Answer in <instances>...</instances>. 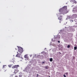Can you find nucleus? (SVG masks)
I'll use <instances>...</instances> for the list:
<instances>
[{
  "label": "nucleus",
  "instance_id": "obj_25",
  "mask_svg": "<svg viewBox=\"0 0 77 77\" xmlns=\"http://www.w3.org/2000/svg\"><path fill=\"white\" fill-rule=\"evenodd\" d=\"M38 76V74H37V77Z\"/></svg>",
  "mask_w": 77,
  "mask_h": 77
},
{
  "label": "nucleus",
  "instance_id": "obj_16",
  "mask_svg": "<svg viewBox=\"0 0 77 77\" xmlns=\"http://www.w3.org/2000/svg\"><path fill=\"white\" fill-rule=\"evenodd\" d=\"M19 77H21V75H19Z\"/></svg>",
  "mask_w": 77,
  "mask_h": 77
},
{
  "label": "nucleus",
  "instance_id": "obj_22",
  "mask_svg": "<svg viewBox=\"0 0 77 77\" xmlns=\"http://www.w3.org/2000/svg\"><path fill=\"white\" fill-rule=\"evenodd\" d=\"M58 42L59 43H60V41H58Z\"/></svg>",
  "mask_w": 77,
  "mask_h": 77
},
{
  "label": "nucleus",
  "instance_id": "obj_13",
  "mask_svg": "<svg viewBox=\"0 0 77 77\" xmlns=\"http://www.w3.org/2000/svg\"><path fill=\"white\" fill-rule=\"evenodd\" d=\"M68 48H69V47H70V45H68L67 47Z\"/></svg>",
  "mask_w": 77,
  "mask_h": 77
},
{
  "label": "nucleus",
  "instance_id": "obj_18",
  "mask_svg": "<svg viewBox=\"0 0 77 77\" xmlns=\"http://www.w3.org/2000/svg\"><path fill=\"white\" fill-rule=\"evenodd\" d=\"M74 3H75L76 4V3H77V2L75 1L74 2Z\"/></svg>",
  "mask_w": 77,
  "mask_h": 77
},
{
  "label": "nucleus",
  "instance_id": "obj_14",
  "mask_svg": "<svg viewBox=\"0 0 77 77\" xmlns=\"http://www.w3.org/2000/svg\"><path fill=\"white\" fill-rule=\"evenodd\" d=\"M76 15H77V14H75L73 15V17H75V16H76Z\"/></svg>",
  "mask_w": 77,
  "mask_h": 77
},
{
  "label": "nucleus",
  "instance_id": "obj_20",
  "mask_svg": "<svg viewBox=\"0 0 77 77\" xmlns=\"http://www.w3.org/2000/svg\"><path fill=\"white\" fill-rule=\"evenodd\" d=\"M45 63V62H43L42 63V64H43V63Z\"/></svg>",
  "mask_w": 77,
  "mask_h": 77
},
{
  "label": "nucleus",
  "instance_id": "obj_27",
  "mask_svg": "<svg viewBox=\"0 0 77 77\" xmlns=\"http://www.w3.org/2000/svg\"><path fill=\"white\" fill-rule=\"evenodd\" d=\"M59 53H60V54H61V53H60V52H59Z\"/></svg>",
  "mask_w": 77,
  "mask_h": 77
},
{
  "label": "nucleus",
  "instance_id": "obj_7",
  "mask_svg": "<svg viewBox=\"0 0 77 77\" xmlns=\"http://www.w3.org/2000/svg\"><path fill=\"white\" fill-rule=\"evenodd\" d=\"M14 70V73H17V72H18L19 71V70L17 69H15Z\"/></svg>",
  "mask_w": 77,
  "mask_h": 77
},
{
  "label": "nucleus",
  "instance_id": "obj_23",
  "mask_svg": "<svg viewBox=\"0 0 77 77\" xmlns=\"http://www.w3.org/2000/svg\"><path fill=\"white\" fill-rule=\"evenodd\" d=\"M15 77H18V76H16Z\"/></svg>",
  "mask_w": 77,
  "mask_h": 77
},
{
  "label": "nucleus",
  "instance_id": "obj_19",
  "mask_svg": "<svg viewBox=\"0 0 77 77\" xmlns=\"http://www.w3.org/2000/svg\"><path fill=\"white\" fill-rule=\"evenodd\" d=\"M68 72H66V75H68Z\"/></svg>",
  "mask_w": 77,
  "mask_h": 77
},
{
  "label": "nucleus",
  "instance_id": "obj_9",
  "mask_svg": "<svg viewBox=\"0 0 77 77\" xmlns=\"http://www.w3.org/2000/svg\"><path fill=\"white\" fill-rule=\"evenodd\" d=\"M12 65H13V64L9 65H8V66L10 68H11V67H12Z\"/></svg>",
  "mask_w": 77,
  "mask_h": 77
},
{
  "label": "nucleus",
  "instance_id": "obj_2",
  "mask_svg": "<svg viewBox=\"0 0 77 77\" xmlns=\"http://www.w3.org/2000/svg\"><path fill=\"white\" fill-rule=\"evenodd\" d=\"M18 51L20 53V54H21L23 52V49L21 47H18Z\"/></svg>",
  "mask_w": 77,
  "mask_h": 77
},
{
  "label": "nucleus",
  "instance_id": "obj_5",
  "mask_svg": "<svg viewBox=\"0 0 77 77\" xmlns=\"http://www.w3.org/2000/svg\"><path fill=\"white\" fill-rule=\"evenodd\" d=\"M24 57L26 59H29V57L27 56V54L25 55Z\"/></svg>",
  "mask_w": 77,
  "mask_h": 77
},
{
  "label": "nucleus",
  "instance_id": "obj_26",
  "mask_svg": "<svg viewBox=\"0 0 77 77\" xmlns=\"http://www.w3.org/2000/svg\"><path fill=\"white\" fill-rule=\"evenodd\" d=\"M72 22H73V20H72Z\"/></svg>",
  "mask_w": 77,
  "mask_h": 77
},
{
  "label": "nucleus",
  "instance_id": "obj_30",
  "mask_svg": "<svg viewBox=\"0 0 77 77\" xmlns=\"http://www.w3.org/2000/svg\"><path fill=\"white\" fill-rule=\"evenodd\" d=\"M15 49H16V50H17V49L16 48Z\"/></svg>",
  "mask_w": 77,
  "mask_h": 77
},
{
  "label": "nucleus",
  "instance_id": "obj_10",
  "mask_svg": "<svg viewBox=\"0 0 77 77\" xmlns=\"http://www.w3.org/2000/svg\"><path fill=\"white\" fill-rule=\"evenodd\" d=\"M6 65H4L3 66L2 68H6Z\"/></svg>",
  "mask_w": 77,
  "mask_h": 77
},
{
  "label": "nucleus",
  "instance_id": "obj_4",
  "mask_svg": "<svg viewBox=\"0 0 77 77\" xmlns=\"http://www.w3.org/2000/svg\"><path fill=\"white\" fill-rule=\"evenodd\" d=\"M17 54L16 55V57H20V54H18V52H17Z\"/></svg>",
  "mask_w": 77,
  "mask_h": 77
},
{
  "label": "nucleus",
  "instance_id": "obj_8",
  "mask_svg": "<svg viewBox=\"0 0 77 77\" xmlns=\"http://www.w3.org/2000/svg\"><path fill=\"white\" fill-rule=\"evenodd\" d=\"M58 20H60V21H62V16L58 18Z\"/></svg>",
  "mask_w": 77,
  "mask_h": 77
},
{
  "label": "nucleus",
  "instance_id": "obj_17",
  "mask_svg": "<svg viewBox=\"0 0 77 77\" xmlns=\"http://www.w3.org/2000/svg\"><path fill=\"white\" fill-rule=\"evenodd\" d=\"M63 76H64V77H66V75H65V74H64V75H63Z\"/></svg>",
  "mask_w": 77,
  "mask_h": 77
},
{
  "label": "nucleus",
  "instance_id": "obj_12",
  "mask_svg": "<svg viewBox=\"0 0 77 77\" xmlns=\"http://www.w3.org/2000/svg\"><path fill=\"white\" fill-rule=\"evenodd\" d=\"M74 48V50H77V48L76 47H75Z\"/></svg>",
  "mask_w": 77,
  "mask_h": 77
},
{
  "label": "nucleus",
  "instance_id": "obj_15",
  "mask_svg": "<svg viewBox=\"0 0 77 77\" xmlns=\"http://www.w3.org/2000/svg\"><path fill=\"white\" fill-rule=\"evenodd\" d=\"M45 69H48V66H46L45 67Z\"/></svg>",
  "mask_w": 77,
  "mask_h": 77
},
{
  "label": "nucleus",
  "instance_id": "obj_29",
  "mask_svg": "<svg viewBox=\"0 0 77 77\" xmlns=\"http://www.w3.org/2000/svg\"><path fill=\"white\" fill-rule=\"evenodd\" d=\"M17 47H18H18H18V46H17Z\"/></svg>",
  "mask_w": 77,
  "mask_h": 77
},
{
  "label": "nucleus",
  "instance_id": "obj_28",
  "mask_svg": "<svg viewBox=\"0 0 77 77\" xmlns=\"http://www.w3.org/2000/svg\"><path fill=\"white\" fill-rule=\"evenodd\" d=\"M60 23H61V22H60Z\"/></svg>",
  "mask_w": 77,
  "mask_h": 77
},
{
  "label": "nucleus",
  "instance_id": "obj_24",
  "mask_svg": "<svg viewBox=\"0 0 77 77\" xmlns=\"http://www.w3.org/2000/svg\"><path fill=\"white\" fill-rule=\"evenodd\" d=\"M22 59H23V58H22Z\"/></svg>",
  "mask_w": 77,
  "mask_h": 77
},
{
  "label": "nucleus",
  "instance_id": "obj_21",
  "mask_svg": "<svg viewBox=\"0 0 77 77\" xmlns=\"http://www.w3.org/2000/svg\"><path fill=\"white\" fill-rule=\"evenodd\" d=\"M6 71H7V70H4V72H6Z\"/></svg>",
  "mask_w": 77,
  "mask_h": 77
},
{
  "label": "nucleus",
  "instance_id": "obj_1",
  "mask_svg": "<svg viewBox=\"0 0 77 77\" xmlns=\"http://www.w3.org/2000/svg\"><path fill=\"white\" fill-rule=\"evenodd\" d=\"M67 9V7L66 6H64L62 8H60L59 10V12H62L63 14H66L67 13L66 12L67 10L66 9Z\"/></svg>",
  "mask_w": 77,
  "mask_h": 77
},
{
  "label": "nucleus",
  "instance_id": "obj_3",
  "mask_svg": "<svg viewBox=\"0 0 77 77\" xmlns=\"http://www.w3.org/2000/svg\"><path fill=\"white\" fill-rule=\"evenodd\" d=\"M19 67V65H15L14 66H13L12 67V68L13 69H17V68Z\"/></svg>",
  "mask_w": 77,
  "mask_h": 77
},
{
  "label": "nucleus",
  "instance_id": "obj_6",
  "mask_svg": "<svg viewBox=\"0 0 77 77\" xmlns=\"http://www.w3.org/2000/svg\"><path fill=\"white\" fill-rule=\"evenodd\" d=\"M15 61L14 60V58H13L12 59H11V60H10V62H14V61Z\"/></svg>",
  "mask_w": 77,
  "mask_h": 77
},
{
  "label": "nucleus",
  "instance_id": "obj_11",
  "mask_svg": "<svg viewBox=\"0 0 77 77\" xmlns=\"http://www.w3.org/2000/svg\"><path fill=\"white\" fill-rule=\"evenodd\" d=\"M50 62H52L53 61V58H51L50 59Z\"/></svg>",
  "mask_w": 77,
  "mask_h": 77
}]
</instances>
